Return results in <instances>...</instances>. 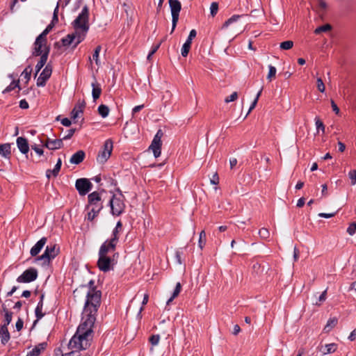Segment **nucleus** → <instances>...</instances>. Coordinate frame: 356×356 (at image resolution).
Listing matches in <instances>:
<instances>
[{
	"label": "nucleus",
	"mask_w": 356,
	"mask_h": 356,
	"mask_svg": "<svg viewBox=\"0 0 356 356\" xmlns=\"http://www.w3.org/2000/svg\"><path fill=\"white\" fill-rule=\"evenodd\" d=\"M99 307L84 305L81 323L76 332L70 340L69 348L79 350H86L90 346L92 339V328L96 321V316Z\"/></svg>",
	"instance_id": "1"
},
{
	"label": "nucleus",
	"mask_w": 356,
	"mask_h": 356,
	"mask_svg": "<svg viewBox=\"0 0 356 356\" xmlns=\"http://www.w3.org/2000/svg\"><path fill=\"white\" fill-rule=\"evenodd\" d=\"M105 192L102 189L100 191H93L88 195V204L86 205L85 210L88 211L85 216V220L92 222L103 209V200L102 194Z\"/></svg>",
	"instance_id": "2"
},
{
	"label": "nucleus",
	"mask_w": 356,
	"mask_h": 356,
	"mask_svg": "<svg viewBox=\"0 0 356 356\" xmlns=\"http://www.w3.org/2000/svg\"><path fill=\"white\" fill-rule=\"evenodd\" d=\"M87 286L89 288V291L87 293L84 305H86V308L88 306L99 307L101 305L102 291L97 289L94 280H90Z\"/></svg>",
	"instance_id": "3"
},
{
	"label": "nucleus",
	"mask_w": 356,
	"mask_h": 356,
	"mask_svg": "<svg viewBox=\"0 0 356 356\" xmlns=\"http://www.w3.org/2000/svg\"><path fill=\"white\" fill-rule=\"evenodd\" d=\"M88 32V31H83L82 29L74 30L73 33L67 34L61 39L62 45L63 47H69L72 44V48H76L78 44L85 40Z\"/></svg>",
	"instance_id": "4"
},
{
	"label": "nucleus",
	"mask_w": 356,
	"mask_h": 356,
	"mask_svg": "<svg viewBox=\"0 0 356 356\" xmlns=\"http://www.w3.org/2000/svg\"><path fill=\"white\" fill-rule=\"evenodd\" d=\"M72 26L74 30L82 29L83 31H89V8L87 5L83 7L81 12L72 22Z\"/></svg>",
	"instance_id": "5"
},
{
	"label": "nucleus",
	"mask_w": 356,
	"mask_h": 356,
	"mask_svg": "<svg viewBox=\"0 0 356 356\" xmlns=\"http://www.w3.org/2000/svg\"><path fill=\"white\" fill-rule=\"evenodd\" d=\"M108 205L111 207V213L113 216H120L125 210L124 199L118 197L115 194L112 195L108 201Z\"/></svg>",
	"instance_id": "6"
},
{
	"label": "nucleus",
	"mask_w": 356,
	"mask_h": 356,
	"mask_svg": "<svg viewBox=\"0 0 356 356\" xmlns=\"http://www.w3.org/2000/svg\"><path fill=\"white\" fill-rule=\"evenodd\" d=\"M113 148V143L111 139H107L102 147V149L98 153L97 161L100 163H104L110 157Z\"/></svg>",
	"instance_id": "7"
},
{
	"label": "nucleus",
	"mask_w": 356,
	"mask_h": 356,
	"mask_svg": "<svg viewBox=\"0 0 356 356\" xmlns=\"http://www.w3.org/2000/svg\"><path fill=\"white\" fill-rule=\"evenodd\" d=\"M169 6L172 14V30L174 31L179 20V13L181 9V4L179 0H169Z\"/></svg>",
	"instance_id": "8"
},
{
	"label": "nucleus",
	"mask_w": 356,
	"mask_h": 356,
	"mask_svg": "<svg viewBox=\"0 0 356 356\" xmlns=\"http://www.w3.org/2000/svg\"><path fill=\"white\" fill-rule=\"evenodd\" d=\"M38 276V270L31 267L24 270L22 275L17 277L16 281L19 283H30L35 281Z\"/></svg>",
	"instance_id": "9"
},
{
	"label": "nucleus",
	"mask_w": 356,
	"mask_h": 356,
	"mask_svg": "<svg viewBox=\"0 0 356 356\" xmlns=\"http://www.w3.org/2000/svg\"><path fill=\"white\" fill-rule=\"evenodd\" d=\"M92 184L87 178H79L75 182V188L81 196L88 194L92 189Z\"/></svg>",
	"instance_id": "10"
},
{
	"label": "nucleus",
	"mask_w": 356,
	"mask_h": 356,
	"mask_svg": "<svg viewBox=\"0 0 356 356\" xmlns=\"http://www.w3.org/2000/svg\"><path fill=\"white\" fill-rule=\"evenodd\" d=\"M252 273L255 276L261 275L266 269H268V265L264 264L261 257L257 256L251 259Z\"/></svg>",
	"instance_id": "11"
},
{
	"label": "nucleus",
	"mask_w": 356,
	"mask_h": 356,
	"mask_svg": "<svg viewBox=\"0 0 356 356\" xmlns=\"http://www.w3.org/2000/svg\"><path fill=\"white\" fill-rule=\"evenodd\" d=\"M52 66L50 63H48L40 73L39 77L37 79L36 85L38 87H44L46 85L47 80L51 77L52 74Z\"/></svg>",
	"instance_id": "12"
},
{
	"label": "nucleus",
	"mask_w": 356,
	"mask_h": 356,
	"mask_svg": "<svg viewBox=\"0 0 356 356\" xmlns=\"http://www.w3.org/2000/svg\"><path fill=\"white\" fill-rule=\"evenodd\" d=\"M113 260L111 257L107 255L99 254V259L97 261V267L102 272H108L113 268L112 264Z\"/></svg>",
	"instance_id": "13"
},
{
	"label": "nucleus",
	"mask_w": 356,
	"mask_h": 356,
	"mask_svg": "<svg viewBox=\"0 0 356 356\" xmlns=\"http://www.w3.org/2000/svg\"><path fill=\"white\" fill-rule=\"evenodd\" d=\"M118 242V241H115V239H112L111 238L108 240H106L100 246L99 250V254L107 255L109 252L115 251Z\"/></svg>",
	"instance_id": "14"
},
{
	"label": "nucleus",
	"mask_w": 356,
	"mask_h": 356,
	"mask_svg": "<svg viewBox=\"0 0 356 356\" xmlns=\"http://www.w3.org/2000/svg\"><path fill=\"white\" fill-rule=\"evenodd\" d=\"M63 139H51L47 138L46 141L43 143V147H47L50 150H56L60 149L63 146Z\"/></svg>",
	"instance_id": "15"
},
{
	"label": "nucleus",
	"mask_w": 356,
	"mask_h": 356,
	"mask_svg": "<svg viewBox=\"0 0 356 356\" xmlns=\"http://www.w3.org/2000/svg\"><path fill=\"white\" fill-rule=\"evenodd\" d=\"M16 143L20 152L23 154H26L27 158V154L29 152V144L28 140L26 138L20 136L17 138Z\"/></svg>",
	"instance_id": "16"
},
{
	"label": "nucleus",
	"mask_w": 356,
	"mask_h": 356,
	"mask_svg": "<svg viewBox=\"0 0 356 356\" xmlns=\"http://www.w3.org/2000/svg\"><path fill=\"white\" fill-rule=\"evenodd\" d=\"M50 51V47H46L44 53L41 55L40 60L35 65V76H37L38 73L41 70V69L45 65L48 56Z\"/></svg>",
	"instance_id": "17"
},
{
	"label": "nucleus",
	"mask_w": 356,
	"mask_h": 356,
	"mask_svg": "<svg viewBox=\"0 0 356 356\" xmlns=\"http://www.w3.org/2000/svg\"><path fill=\"white\" fill-rule=\"evenodd\" d=\"M313 8L318 13L320 17L323 18L326 12L327 4L324 0H315Z\"/></svg>",
	"instance_id": "18"
},
{
	"label": "nucleus",
	"mask_w": 356,
	"mask_h": 356,
	"mask_svg": "<svg viewBox=\"0 0 356 356\" xmlns=\"http://www.w3.org/2000/svg\"><path fill=\"white\" fill-rule=\"evenodd\" d=\"M47 241L46 237L41 238L31 249L30 254L32 257H36L42 250Z\"/></svg>",
	"instance_id": "19"
},
{
	"label": "nucleus",
	"mask_w": 356,
	"mask_h": 356,
	"mask_svg": "<svg viewBox=\"0 0 356 356\" xmlns=\"http://www.w3.org/2000/svg\"><path fill=\"white\" fill-rule=\"evenodd\" d=\"M86 107V102L84 100H79L76 104L74 108L71 111V117L76 119L79 117V113H83V109Z\"/></svg>",
	"instance_id": "20"
},
{
	"label": "nucleus",
	"mask_w": 356,
	"mask_h": 356,
	"mask_svg": "<svg viewBox=\"0 0 356 356\" xmlns=\"http://www.w3.org/2000/svg\"><path fill=\"white\" fill-rule=\"evenodd\" d=\"M62 165V160L60 158H59L54 166V168L53 170L48 169L46 171V177L48 179L51 178V176L56 177L58 175V173L60 170Z\"/></svg>",
	"instance_id": "21"
},
{
	"label": "nucleus",
	"mask_w": 356,
	"mask_h": 356,
	"mask_svg": "<svg viewBox=\"0 0 356 356\" xmlns=\"http://www.w3.org/2000/svg\"><path fill=\"white\" fill-rule=\"evenodd\" d=\"M86 157V153L83 150H79L71 156L70 162L72 164L79 165Z\"/></svg>",
	"instance_id": "22"
},
{
	"label": "nucleus",
	"mask_w": 356,
	"mask_h": 356,
	"mask_svg": "<svg viewBox=\"0 0 356 356\" xmlns=\"http://www.w3.org/2000/svg\"><path fill=\"white\" fill-rule=\"evenodd\" d=\"M47 342L38 343L32 349V350L28 353L27 356H39L41 352L47 348Z\"/></svg>",
	"instance_id": "23"
},
{
	"label": "nucleus",
	"mask_w": 356,
	"mask_h": 356,
	"mask_svg": "<svg viewBox=\"0 0 356 356\" xmlns=\"http://www.w3.org/2000/svg\"><path fill=\"white\" fill-rule=\"evenodd\" d=\"M0 339L3 345H6L10 339V334L8 329L5 325L0 326Z\"/></svg>",
	"instance_id": "24"
},
{
	"label": "nucleus",
	"mask_w": 356,
	"mask_h": 356,
	"mask_svg": "<svg viewBox=\"0 0 356 356\" xmlns=\"http://www.w3.org/2000/svg\"><path fill=\"white\" fill-rule=\"evenodd\" d=\"M161 145H162L161 142L152 140V143L149 146V149H151L152 150L155 158H157L161 155Z\"/></svg>",
	"instance_id": "25"
},
{
	"label": "nucleus",
	"mask_w": 356,
	"mask_h": 356,
	"mask_svg": "<svg viewBox=\"0 0 356 356\" xmlns=\"http://www.w3.org/2000/svg\"><path fill=\"white\" fill-rule=\"evenodd\" d=\"M0 155L6 159H10L11 156V144L5 143L0 145Z\"/></svg>",
	"instance_id": "26"
},
{
	"label": "nucleus",
	"mask_w": 356,
	"mask_h": 356,
	"mask_svg": "<svg viewBox=\"0 0 356 356\" xmlns=\"http://www.w3.org/2000/svg\"><path fill=\"white\" fill-rule=\"evenodd\" d=\"M92 87V96L93 101L95 102L97 99L99 98L101 93H102V88L100 86V84L98 83L96 81L95 82H92L91 84Z\"/></svg>",
	"instance_id": "27"
},
{
	"label": "nucleus",
	"mask_w": 356,
	"mask_h": 356,
	"mask_svg": "<svg viewBox=\"0 0 356 356\" xmlns=\"http://www.w3.org/2000/svg\"><path fill=\"white\" fill-rule=\"evenodd\" d=\"M44 44H42L41 42H37V41H35L34 42V48L33 51L32 53V55L33 56H39L44 53Z\"/></svg>",
	"instance_id": "28"
},
{
	"label": "nucleus",
	"mask_w": 356,
	"mask_h": 356,
	"mask_svg": "<svg viewBox=\"0 0 356 356\" xmlns=\"http://www.w3.org/2000/svg\"><path fill=\"white\" fill-rule=\"evenodd\" d=\"M45 253L50 257L51 259H54L59 252V248L56 250V245H47L44 250Z\"/></svg>",
	"instance_id": "29"
},
{
	"label": "nucleus",
	"mask_w": 356,
	"mask_h": 356,
	"mask_svg": "<svg viewBox=\"0 0 356 356\" xmlns=\"http://www.w3.org/2000/svg\"><path fill=\"white\" fill-rule=\"evenodd\" d=\"M337 323H338L337 318L334 317V318H330L327 321V324L324 327L323 331L326 333L330 332L332 330V329L334 328L337 325Z\"/></svg>",
	"instance_id": "30"
},
{
	"label": "nucleus",
	"mask_w": 356,
	"mask_h": 356,
	"mask_svg": "<svg viewBox=\"0 0 356 356\" xmlns=\"http://www.w3.org/2000/svg\"><path fill=\"white\" fill-rule=\"evenodd\" d=\"M122 223L120 220H119L117 222L115 227L113 230L111 238L115 239V241H118L119 233L122 231Z\"/></svg>",
	"instance_id": "31"
},
{
	"label": "nucleus",
	"mask_w": 356,
	"mask_h": 356,
	"mask_svg": "<svg viewBox=\"0 0 356 356\" xmlns=\"http://www.w3.org/2000/svg\"><path fill=\"white\" fill-rule=\"evenodd\" d=\"M181 285L180 284V282H177V284H176V286H175V289L172 293V295L171 296V297L168 300L167 302H166V305H169L170 303L175 298H177L179 293L181 292Z\"/></svg>",
	"instance_id": "32"
},
{
	"label": "nucleus",
	"mask_w": 356,
	"mask_h": 356,
	"mask_svg": "<svg viewBox=\"0 0 356 356\" xmlns=\"http://www.w3.org/2000/svg\"><path fill=\"white\" fill-rule=\"evenodd\" d=\"M243 17V15H234L231 17H229L227 20H226L222 24V29L227 28L230 24L236 22L238 19Z\"/></svg>",
	"instance_id": "33"
},
{
	"label": "nucleus",
	"mask_w": 356,
	"mask_h": 356,
	"mask_svg": "<svg viewBox=\"0 0 356 356\" xmlns=\"http://www.w3.org/2000/svg\"><path fill=\"white\" fill-rule=\"evenodd\" d=\"M337 348V345L336 343H332L326 344L324 346L323 349L322 350V352L324 355L332 353L336 351Z\"/></svg>",
	"instance_id": "34"
},
{
	"label": "nucleus",
	"mask_w": 356,
	"mask_h": 356,
	"mask_svg": "<svg viewBox=\"0 0 356 356\" xmlns=\"http://www.w3.org/2000/svg\"><path fill=\"white\" fill-rule=\"evenodd\" d=\"M109 108L105 104H101L97 108V111L99 115L103 118H106L109 113Z\"/></svg>",
	"instance_id": "35"
},
{
	"label": "nucleus",
	"mask_w": 356,
	"mask_h": 356,
	"mask_svg": "<svg viewBox=\"0 0 356 356\" xmlns=\"http://www.w3.org/2000/svg\"><path fill=\"white\" fill-rule=\"evenodd\" d=\"M332 27L330 24H326L325 25H323V26H321L316 28L314 30V33L320 34L321 33L328 32V31H330L332 30Z\"/></svg>",
	"instance_id": "36"
},
{
	"label": "nucleus",
	"mask_w": 356,
	"mask_h": 356,
	"mask_svg": "<svg viewBox=\"0 0 356 356\" xmlns=\"http://www.w3.org/2000/svg\"><path fill=\"white\" fill-rule=\"evenodd\" d=\"M16 88H18L20 89L19 87V81H13L9 86H8L5 90L3 91V93H8L15 89Z\"/></svg>",
	"instance_id": "37"
},
{
	"label": "nucleus",
	"mask_w": 356,
	"mask_h": 356,
	"mask_svg": "<svg viewBox=\"0 0 356 356\" xmlns=\"http://www.w3.org/2000/svg\"><path fill=\"white\" fill-rule=\"evenodd\" d=\"M47 35L48 34L43 31L35 39V41H37L38 43L41 42L42 44H44V49L46 48V47H49L47 45Z\"/></svg>",
	"instance_id": "38"
},
{
	"label": "nucleus",
	"mask_w": 356,
	"mask_h": 356,
	"mask_svg": "<svg viewBox=\"0 0 356 356\" xmlns=\"http://www.w3.org/2000/svg\"><path fill=\"white\" fill-rule=\"evenodd\" d=\"M47 35L48 34L43 31L35 39V41H37L38 43L41 42L42 44H44V49L46 48V47H49L47 45Z\"/></svg>",
	"instance_id": "39"
},
{
	"label": "nucleus",
	"mask_w": 356,
	"mask_h": 356,
	"mask_svg": "<svg viewBox=\"0 0 356 356\" xmlns=\"http://www.w3.org/2000/svg\"><path fill=\"white\" fill-rule=\"evenodd\" d=\"M31 72L32 67L31 65H29L24 70V71L21 74V76L26 79V83L31 79Z\"/></svg>",
	"instance_id": "40"
},
{
	"label": "nucleus",
	"mask_w": 356,
	"mask_h": 356,
	"mask_svg": "<svg viewBox=\"0 0 356 356\" xmlns=\"http://www.w3.org/2000/svg\"><path fill=\"white\" fill-rule=\"evenodd\" d=\"M207 241L206 238V233L204 230L201 231L199 236V240H198V246L199 248L202 250L204 247Z\"/></svg>",
	"instance_id": "41"
},
{
	"label": "nucleus",
	"mask_w": 356,
	"mask_h": 356,
	"mask_svg": "<svg viewBox=\"0 0 356 356\" xmlns=\"http://www.w3.org/2000/svg\"><path fill=\"white\" fill-rule=\"evenodd\" d=\"M101 49H102V46L101 45L97 46L95 47V49L94 50V52H93V54H92V58H93V60H95V63H96L97 65H99V53L101 51Z\"/></svg>",
	"instance_id": "42"
},
{
	"label": "nucleus",
	"mask_w": 356,
	"mask_h": 356,
	"mask_svg": "<svg viewBox=\"0 0 356 356\" xmlns=\"http://www.w3.org/2000/svg\"><path fill=\"white\" fill-rule=\"evenodd\" d=\"M191 44L185 42L181 47V54L183 57H186L188 54V52L191 49Z\"/></svg>",
	"instance_id": "43"
},
{
	"label": "nucleus",
	"mask_w": 356,
	"mask_h": 356,
	"mask_svg": "<svg viewBox=\"0 0 356 356\" xmlns=\"http://www.w3.org/2000/svg\"><path fill=\"white\" fill-rule=\"evenodd\" d=\"M35 260V261H43L44 264H46L49 263V261L51 260V259L50 258V257L49 255H47V253H45L44 252V253L42 255L37 257Z\"/></svg>",
	"instance_id": "44"
},
{
	"label": "nucleus",
	"mask_w": 356,
	"mask_h": 356,
	"mask_svg": "<svg viewBox=\"0 0 356 356\" xmlns=\"http://www.w3.org/2000/svg\"><path fill=\"white\" fill-rule=\"evenodd\" d=\"M13 318V312H6L4 314L3 323L1 325H5L8 327V325L11 323Z\"/></svg>",
	"instance_id": "45"
},
{
	"label": "nucleus",
	"mask_w": 356,
	"mask_h": 356,
	"mask_svg": "<svg viewBox=\"0 0 356 356\" xmlns=\"http://www.w3.org/2000/svg\"><path fill=\"white\" fill-rule=\"evenodd\" d=\"M315 124L317 129V133H319L320 130L324 133L325 132V126L323 122L318 118H315Z\"/></svg>",
	"instance_id": "46"
},
{
	"label": "nucleus",
	"mask_w": 356,
	"mask_h": 356,
	"mask_svg": "<svg viewBox=\"0 0 356 356\" xmlns=\"http://www.w3.org/2000/svg\"><path fill=\"white\" fill-rule=\"evenodd\" d=\"M262 90H263V88H261V90L257 94V96H256L255 99L252 102V104H251V105L250 106V108H249V111H248L247 115H248L251 112V111L255 108V106H256V105L257 104L258 99H259V97H260V95H261V94L262 92Z\"/></svg>",
	"instance_id": "47"
},
{
	"label": "nucleus",
	"mask_w": 356,
	"mask_h": 356,
	"mask_svg": "<svg viewBox=\"0 0 356 356\" xmlns=\"http://www.w3.org/2000/svg\"><path fill=\"white\" fill-rule=\"evenodd\" d=\"M259 234L263 239H268L270 236V232L268 229L264 227L259 229Z\"/></svg>",
	"instance_id": "48"
},
{
	"label": "nucleus",
	"mask_w": 356,
	"mask_h": 356,
	"mask_svg": "<svg viewBox=\"0 0 356 356\" xmlns=\"http://www.w3.org/2000/svg\"><path fill=\"white\" fill-rule=\"evenodd\" d=\"M160 341V335L159 334H152L149 338V341L152 346L158 345Z\"/></svg>",
	"instance_id": "49"
},
{
	"label": "nucleus",
	"mask_w": 356,
	"mask_h": 356,
	"mask_svg": "<svg viewBox=\"0 0 356 356\" xmlns=\"http://www.w3.org/2000/svg\"><path fill=\"white\" fill-rule=\"evenodd\" d=\"M218 10V3L217 2H212L210 6V13L212 17H214Z\"/></svg>",
	"instance_id": "50"
},
{
	"label": "nucleus",
	"mask_w": 356,
	"mask_h": 356,
	"mask_svg": "<svg viewBox=\"0 0 356 356\" xmlns=\"http://www.w3.org/2000/svg\"><path fill=\"white\" fill-rule=\"evenodd\" d=\"M268 67H269V72H268V74L267 76V79L270 81L273 77L275 76L277 70L274 66L269 65Z\"/></svg>",
	"instance_id": "51"
},
{
	"label": "nucleus",
	"mask_w": 356,
	"mask_h": 356,
	"mask_svg": "<svg viewBox=\"0 0 356 356\" xmlns=\"http://www.w3.org/2000/svg\"><path fill=\"white\" fill-rule=\"evenodd\" d=\"M348 177L351 181V185L354 186L356 184V170H350Z\"/></svg>",
	"instance_id": "52"
},
{
	"label": "nucleus",
	"mask_w": 356,
	"mask_h": 356,
	"mask_svg": "<svg viewBox=\"0 0 356 356\" xmlns=\"http://www.w3.org/2000/svg\"><path fill=\"white\" fill-rule=\"evenodd\" d=\"M238 98L237 92H232L229 96L227 97L225 99L226 103L232 102L235 101Z\"/></svg>",
	"instance_id": "53"
},
{
	"label": "nucleus",
	"mask_w": 356,
	"mask_h": 356,
	"mask_svg": "<svg viewBox=\"0 0 356 356\" xmlns=\"http://www.w3.org/2000/svg\"><path fill=\"white\" fill-rule=\"evenodd\" d=\"M35 317L38 318V320H40L41 318H42L44 316L45 313L42 312V309H40L39 307H35Z\"/></svg>",
	"instance_id": "54"
},
{
	"label": "nucleus",
	"mask_w": 356,
	"mask_h": 356,
	"mask_svg": "<svg viewBox=\"0 0 356 356\" xmlns=\"http://www.w3.org/2000/svg\"><path fill=\"white\" fill-rule=\"evenodd\" d=\"M316 82H317L318 90L320 92H323L325 90V85L323 82V80L321 78H318Z\"/></svg>",
	"instance_id": "55"
},
{
	"label": "nucleus",
	"mask_w": 356,
	"mask_h": 356,
	"mask_svg": "<svg viewBox=\"0 0 356 356\" xmlns=\"http://www.w3.org/2000/svg\"><path fill=\"white\" fill-rule=\"evenodd\" d=\"M196 35H197L196 31L195 29H192L190 31L189 35H188V38L186 42L192 44V40L193 38H195Z\"/></svg>",
	"instance_id": "56"
},
{
	"label": "nucleus",
	"mask_w": 356,
	"mask_h": 356,
	"mask_svg": "<svg viewBox=\"0 0 356 356\" xmlns=\"http://www.w3.org/2000/svg\"><path fill=\"white\" fill-rule=\"evenodd\" d=\"M347 232L350 235H353L356 232V222L351 223L347 229Z\"/></svg>",
	"instance_id": "57"
},
{
	"label": "nucleus",
	"mask_w": 356,
	"mask_h": 356,
	"mask_svg": "<svg viewBox=\"0 0 356 356\" xmlns=\"http://www.w3.org/2000/svg\"><path fill=\"white\" fill-rule=\"evenodd\" d=\"M326 295H327V289H325L319 296L318 301L319 302H316L315 305H321V302H324L326 300Z\"/></svg>",
	"instance_id": "58"
},
{
	"label": "nucleus",
	"mask_w": 356,
	"mask_h": 356,
	"mask_svg": "<svg viewBox=\"0 0 356 356\" xmlns=\"http://www.w3.org/2000/svg\"><path fill=\"white\" fill-rule=\"evenodd\" d=\"M76 131V129H70L67 131V134L62 139L67 140L70 139Z\"/></svg>",
	"instance_id": "59"
},
{
	"label": "nucleus",
	"mask_w": 356,
	"mask_h": 356,
	"mask_svg": "<svg viewBox=\"0 0 356 356\" xmlns=\"http://www.w3.org/2000/svg\"><path fill=\"white\" fill-rule=\"evenodd\" d=\"M23 326H24V321L21 318H18L17 322H16V324H15V327H16V329L17 331H21L23 328Z\"/></svg>",
	"instance_id": "60"
},
{
	"label": "nucleus",
	"mask_w": 356,
	"mask_h": 356,
	"mask_svg": "<svg viewBox=\"0 0 356 356\" xmlns=\"http://www.w3.org/2000/svg\"><path fill=\"white\" fill-rule=\"evenodd\" d=\"M163 136V132L161 129H159L156 134V135L154 136L153 140H156V141H159V142H161V138L162 136Z\"/></svg>",
	"instance_id": "61"
},
{
	"label": "nucleus",
	"mask_w": 356,
	"mask_h": 356,
	"mask_svg": "<svg viewBox=\"0 0 356 356\" xmlns=\"http://www.w3.org/2000/svg\"><path fill=\"white\" fill-rule=\"evenodd\" d=\"M32 149H33L39 156H42L44 154V151L42 148L39 147L37 145H31Z\"/></svg>",
	"instance_id": "62"
},
{
	"label": "nucleus",
	"mask_w": 356,
	"mask_h": 356,
	"mask_svg": "<svg viewBox=\"0 0 356 356\" xmlns=\"http://www.w3.org/2000/svg\"><path fill=\"white\" fill-rule=\"evenodd\" d=\"M171 97L172 93L170 91L166 90L163 95V100H164L165 103H166L170 99Z\"/></svg>",
	"instance_id": "63"
},
{
	"label": "nucleus",
	"mask_w": 356,
	"mask_h": 356,
	"mask_svg": "<svg viewBox=\"0 0 356 356\" xmlns=\"http://www.w3.org/2000/svg\"><path fill=\"white\" fill-rule=\"evenodd\" d=\"M62 356H81L79 350H72L70 353L63 354Z\"/></svg>",
	"instance_id": "64"
}]
</instances>
